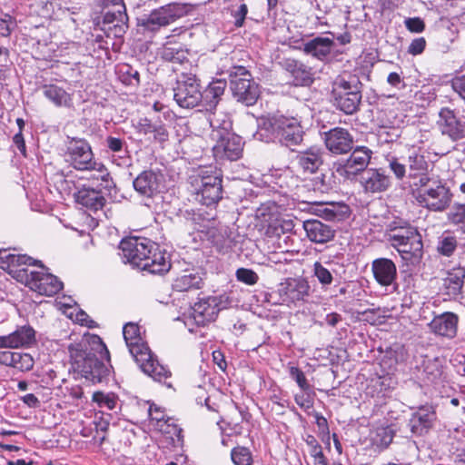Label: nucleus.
Here are the masks:
<instances>
[{
  "label": "nucleus",
  "mask_w": 465,
  "mask_h": 465,
  "mask_svg": "<svg viewBox=\"0 0 465 465\" xmlns=\"http://www.w3.org/2000/svg\"><path fill=\"white\" fill-rule=\"evenodd\" d=\"M388 166L398 180L408 176V166L396 156L387 157Z\"/></svg>",
  "instance_id": "nucleus-53"
},
{
  "label": "nucleus",
  "mask_w": 465,
  "mask_h": 465,
  "mask_svg": "<svg viewBox=\"0 0 465 465\" xmlns=\"http://www.w3.org/2000/svg\"><path fill=\"white\" fill-rule=\"evenodd\" d=\"M23 265H39L44 269V265L40 261L34 260L32 257L25 254L11 253L8 250H0V268L8 271L10 274L16 279L17 271L26 269Z\"/></svg>",
  "instance_id": "nucleus-26"
},
{
  "label": "nucleus",
  "mask_w": 465,
  "mask_h": 465,
  "mask_svg": "<svg viewBox=\"0 0 465 465\" xmlns=\"http://www.w3.org/2000/svg\"><path fill=\"white\" fill-rule=\"evenodd\" d=\"M429 152L419 147L409 151L407 166L408 177L410 179H418L413 183V186H424L430 183V168L432 163L429 161Z\"/></svg>",
  "instance_id": "nucleus-16"
},
{
  "label": "nucleus",
  "mask_w": 465,
  "mask_h": 465,
  "mask_svg": "<svg viewBox=\"0 0 465 465\" xmlns=\"http://www.w3.org/2000/svg\"><path fill=\"white\" fill-rule=\"evenodd\" d=\"M203 281L198 272H185L176 277L173 282V288L177 292H188L201 289Z\"/></svg>",
  "instance_id": "nucleus-40"
},
{
  "label": "nucleus",
  "mask_w": 465,
  "mask_h": 465,
  "mask_svg": "<svg viewBox=\"0 0 465 465\" xmlns=\"http://www.w3.org/2000/svg\"><path fill=\"white\" fill-rule=\"evenodd\" d=\"M226 86L227 83L223 79L213 80L204 91L205 97L207 99L212 98L211 103L215 105L223 94Z\"/></svg>",
  "instance_id": "nucleus-48"
},
{
  "label": "nucleus",
  "mask_w": 465,
  "mask_h": 465,
  "mask_svg": "<svg viewBox=\"0 0 465 465\" xmlns=\"http://www.w3.org/2000/svg\"><path fill=\"white\" fill-rule=\"evenodd\" d=\"M188 6L182 3H170L153 9L148 15L140 20V26L143 31L154 33L161 27L167 26L177 19L186 15Z\"/></svg>",
  "instance_id": "nucleus-12"
},
{
  "label": "nucleus",
  "mask_w": 465,
  "mask_h": 465,
  "mask_svg": "<svg viewBox=\"0 0 465 465\" xmlns=\"http://www.w3.org/2000/svg\"><path fill=\"white\" fill-rule=\"evenodd\" d=\"M406 28L411 33H421L425 29L424 21L420 17H410L404 20Z\"/></svg>",
  "instance_id": "nucleus-61"
},
{
  "label": "nucleus",
  "mask_w": 465,
  "mask_h": 465,
  "mask_svg": "<svg viewBox=\"0 0 465 465\" xmlns=\"http://www.w3.org/2000/svg\"><path fill=\"white\" fill-rule=\"evenodd\" d=\"M289 373L292 379H293L297 382L298 386L303 391H307L310 390V384L307 381L304 372L301 369L295 366H292L289 369Z\"/></svg>",
  "instance_id": "nucleus-59"
},
{
  "label": "nucleus",
  "mask_w": 465,
  "mask_h": 465,
  "mask_svg": "<svg viewBox=\"0 0 465 465\" xmlns=\"http://www.w3.org/2000/svg\"><path fill=\"white\" fill-rule=\"evenodd\" d=\"M281 65L294 86H310L314 82L313 68L300 60L285 58Z\"/></svg>",
  "instance_id": "nucleus-19"
},
{
  "label": "nucleus",
  "mask_w": 465,
  "mask_h": 465,
  "mask_svg": "<svg viewBox=\"0 0 465 465\" xmlns=\"http://www.w3.org/2000/svg\"><path fill=\"white\" fill-rule=\"evenodd\" d=\"M237 281L247 285H254L259 280L258 274L252 269L239 268L235 272Z\"/></svg>",
  "instance_id": "nucleus-57"
},
{
  "label": "nucleus",
  "mask_w": 465,
  "mask_h": 465,
  "mask_svg": "<svg viewBox=\"0 0 465 465\" xmlns=\"http://www.w3.org/2000/svg\"><path fill=\"white\" fill-rule=\"evenodd\" d=\"M106 147L113 153H119L120 157H123L121 153H123L124 155L127 153V144L126 142L118 137L114 136H107L105 139Z\"/></svg>",
  "instance_id": "nucleus-55"
},
{
  "label": "nucleus",
  "mask_w": 465,
  "mask_h": 465,
  "mask_svg": "<svg viewBox=\"0 0 465 465\" xmlns=\"http://www.w3.org/2000/svg\"><path fill=\"white\" fill-rule=\"evenodd\" d=\"M119 80L125 85L137 86L140 84L139 72L132 65L124 64L117 69Z\"/></svg>",
  "instance_id": "nucleus-45"
},
{
  "label": "nucleus",
  "mask_w": 465,
  "mask_h": 465,
  "mask_svg": "<svg viewBox=\"0 0 465 465\" xmlns=\"http://www.w3.org/2000/svg\"><path fill=\"white\" fill-rule=\"evenodd\" d=\"M371 272L374 280L382 287L395 283L397 279V267L389 258H377L371 262Z\"/></svg>",
  "instance_id": "nucleus-25"
},
{
  "label": "nucleus",
  "mask_w": 465,
  "mask_h": 465,
  "mask_svg": "<svg viewBox=\"0 0 465 465\" xmlns=\"http://www.w3.org/2000/svg\"><path fill=\"white\" fill-rule=\"evenodd\" d=\"M304 441L309 447L310 455L314 459V461L326 458L323 454L322 446L313 435H306Z\"/></svg>",
  "instance_id": "nucleus-56"
},
{
  "label": "nucleus",
  "mask_w": 465,
  "mask_h": 465,
  "mask_svg": "<svg viewBox=\"0 0 465 465\" xmlns=\"http://www.w3.org/2000/svg\"><path fill=\"white\" fill-rule=\"evenodd\" d=\"M168 420L166 423L165 433L170 434V438L172 440V445L173 448H182L183 445V429L174 423H169Z\"/></svg>",
  "instance_id": "nucleus-52"
},
{
  "label": "nucleus",
  "mask_w": 465,
  "mask_h": 465,
  "mask_svg": "<svg viewBox=\"0 0 465 465\" xmlns=\"http://www.w3.org/2000/svg\"><path fill=\"white\" fill-rule=\"evenodd\" d=\"M208 234L209 240L219 252H226L232 247V239L226 227L213 228Z\"/></svg>",
  "instance_id": "nucleus-43"
},
{
  "label": "nucleus",
  "mask_w": 465,
  "mask_h": 465,
  "mask_svg": "<svg viewBox=\"0 0 465 465\" xmlns=\"http://www.w3.org/2000/svg\"><path fill=\"white\" fill-rule=\"evenodd\" d=\"M361 88L356 75L339 76L332 84L333 105L346 114L356 113L361 102Z\"/></svg>",
  "instance_id": "nucleus-6"
},
{
  "label": "nucleus",
  "mask_w": 465,
  "mask_h": 465,
  "mask_svg": "<svg viewBox=\"0 0 465 465\" xmlns=\"http://www.w3.org/2000/svg\"><path fill=\"white\" fill-rule=\"evenodd\" d=\"M426 47V40L424 37H418L412 40L408 48V53L412 55L420 54Z\"/></svg>",
  "instance_id": "nucleus-63"
},
{
  "label": "nucleus",
  "mask_w": 465,
  "mask_h": 465,
  "mask_svg": "<svg viewBox=\"0 0 465 465\" xmlns=\"http://www.w3.org/2000/svg\"><path fill=\"white\" fill-rule=\"evenodd\" d=\"M334 47L333 38L317 36L304 43L302 50L308 55L320 61H325L329 58Z\"/></svg>",
  "instance_id": "nucleus-30"
},
{
  "label": "nucleus",
  "mask_w": 465,
  "mask_h": 465,
  "mask_svg": "<svg viewBox=\"0 0 465 465\" xmlns=\"http://www.w3.org/2000/svg\"><path fill=\"white\" fill-rule=\"evenodd\" d=\"M119 255L124 263L152 274H163L171 268L168 253L160 245L144 237H128L119 245Z\"/></svg>",
  "instance_id": "nucleus-2"
},
{
  "label": "nucleus",
  "mask_w": 465,
  "mask_h": 465,
  "mask_svg": "<svg viewBox=\"0 0 465 465\" xmlns=\"http://www.w3.org/2000/svg\"><path fill=\"white\" fill-rule=\"evenodd\" d=\"M35 342V331L30 325L18 327L8 335L0 336V348L28 347Z\"/></svg>",
  "instance_id": "nucleus-29"
},
{
  "label": "nucleus",
  "mask_w": 465,
  "mask_h": 465,
  "mask_svg": "<svg viewBox=\"0 0 465 465\" xmlns=\"http://www.w3.org/2000/svg\"><path fill=\"white\" fill-rule=\"evenodd\" d=\"M268 124L274 138L282 146L294 151L293 147L302 143L305 132L299 117L275 115Z\"/></svg>",
  "instance_id": "nucleus-8"
},
{
  "label": "nucleus",
  "mask_w": 465,
  "mask_h": 465,
  "mask_svg": "<svg viewBox=\"0 0 465 465\" xmlns=\"http://www.w3.org/2000/svg\"><path fill=\"white\" fill-rule=\"evenodd\" d=\"M326 148L333 154H344L353 147V136L345 128L334 127L323 133Z\"/></svg>",
  "instance_id": "nucleus-22"
},
{
  "label": "nucleus",
  "mask_w": 465,
  "mask_h": 465,
  "mask_svg": "<svg viewBox=\"0 0 465 465\" xmlns=\"http://www.w3.org/2000/svg\"><path fill=\"white\" fill-rule=\"evenodd\" d=\"M416 229L411 225L408 222L403 220H394L391 222L386 228L385 237L386 240L391 243L398 242L401 239H398L401 235L411 232V230Z\"/></svg>",
  "instance_id": "nucleus-42"
},
{
  "label": "nucleus",
  "mask_w": 465,
  "mask_h": 465,
  "mask_svg": "<svg viewBox=\"0 0 465 465\" xmlns=\"http://www.w3.org/2000/svg\"><path fill=\"white\" fill-rule=\"evenodd\" d=\"M395 382L389 375L376 376L370 380L367 393L372 397H384L394 386Z\"/></svg>",
  "instance_id": "nucleus-41"
},
{
  "label": "nucleus",
  "mask_w": 465,
  "mask_h": 465,
  "mask_svg": "<svg viewBox=\"0 0 465 465\" xmlns=\"http://www.w3.org/2000/svg\"><path fill=\"white\" fill-rule=\"evenodd\" d=\"M437 126L442 136L455 143L454 149L465 144V116L459 112L450 107L440 108Z\"/></svg>",
  "instance_id": "nucleus-14"
},
{
  "label": "nucleus",
  "mask_w": 465,
  "mask_h": 465,
  "mask_svg": "<svg viewBox=\"0 0 465 465\" xmlns=\"http://www.w3.org/2000/svg\"><path fill=\"white\" fill-rule=\"evenodd\" d=\"M222 183V173L216 168L209 166L201 169L193 180L198 201L206 206L216 204L223 198Z\"/></svg>",
  "instance_id": "nucleus-9"
},
{
  "label": "nucleus",
  "mask_w": 465,
  "mask_h": 465,
  "mask_svg": "<svg viewBox=\"0 0 465 465\" xmlns=\"http://www.w3.org/2000/svg\"><path fill=\"white\" fill-rule=\"evenodd\" d=\"M448 220L458 232L465 234V203L454 205L448 213Z\"/></svg>",
  "instance_id": "nucleus-46"
},
{
  "label": "nucleus",
  "mask_w": 465,
  "mask_h": 465,
  "mask_svg": "<svg viewBox=\"0 0 465 465\" xmlns=\"http://www.w3.org/2000/svg\"><path fill=\"white\" fill-rule=\"evenodd\" d=\"M103 15L98 17L95 25L107 37L120 38L128 29V15L124 0H101Z\"/></svg>",
  "instance_id": "nucleus-7"
},
{
  "label": "nucleus",
  "mask_w": 465,
  "mask_h": 465,
  "mask_svg": "<svg viewBox=\"0 0 465 465\" xmlns=\"http://www.w3.org/2000/svg\"><path fill=\"white\" fill-rule=\"evenodd\" d=\"M160 57L165 61L176 64H183L189 63V52L180 44L164 45L160 52Z\"/></svg>",
  "instance_id": "nucleus-39"
},
{
  "label": "nucleus",
  "mask_w": 465,
  "mask_h": 465,
  "mask_svg": "<svg viewBox=\"0 0 465 465\" xmlns=\"http://www.w3.org/2000/svg\"><path fill=\"white\" fill-rule=\"evenodd\" d=\"M247 14L248 7L245 4H241L236 10L231 9V15L234 18V25L236 27L243 25Z\"/></svg>",
  "instance_id": "nucleus-60"
},
{
  "label": "nucleus",
  "mask_w": 465,
  "mask_h": 465,
  "mask_svg": "<svg viewBox=\"0 0 465 465\" xmlns=\"http://www.w3.org/2000/svg\"><path fill=\"white\" fill-rule=\"evenodd\" d=\"M295 160L304 173H313L323 163V152L318 146H311L305 151L299 152Z\"/></svg>",
  "instance_id": "nucleus-32"
},
{
  "label": "nucleus",
  "mask_w": 465,
  "mask_h": 465,
  "mask_svg": "<svg viewBox=\"0 0 465 465\" xmlns=\"http://www.w3.org/2000/svg\"><path fill=\"white\" fill-rule=\"evenodd\" d=\"M420 379L427 386L440 383L443 381V371L440 361L436 359L425 361Z\"/></svg>",
  "instance_id": "nucleus-38"
},
{
  "label": "nucleus",
  "mask_w": 465,
  "mask_h": 465,
  "mask_svg": "<svg viewBox=\"0 0 465 465\" xmlns=\"http://www.w3.org/2000/svg\"><path fill=\"white\" fill-rule=\"evenodd\" d=\"M93 401L96 402L99 407L114 410L116 405V397L114 393H104L95 391L93 394Z\"/></svg>",
  "instance_id": "nucleus-51"
},
{
  "label": "nucleus",
  "mask_w": 465,
  "mask_h": 465,
  "mask_svg": "<svg viewBox=\"0 0 465 465\" xmlns=\"http://www.w3.org/2000/svg\"><path fill=\"white\" fill-rule=\"evenodd\" d=\"M398 239L401 241L392 243V247L397 250L402 260L413 265L419 263L423 255V243L418 230H411V232Z\"/></svg>",
  "instance_id": "nucleus-18"
},
{
  "label": "nucleus",
  "mask_w": 465,
  "mask_h": 465,
  "mask_svg": "<svg viewBox=\"0 0 465 465\" xmlns=\"http://www.w3.org/2000/svg\"><path fill=\"white\" fill-rule=\"evenodd\" d=\"M173 91L174 101L182 108H193L203 99L199 80L193 74H182Z\"/></svg>",
  "instance_id": "nucleus-15"
},
{
  "label": "nucleus",
  "mask_w": 465,
  "mask_h": 465,
  "mask_svg": "<svg viewBox=\"0 0 465 465\" xmlns=\"http://www.w3.org/2000/svg\"><path fill=\"white\" fill-rule=\"evenodd\" d=\"M371 154L372 152L368 147L359 146L351 152L349 158L337 164L336 172L347 179H352L359 173L367 170Z\"/></svg>",
  "instance_id": "nucleus-17"
},
{
  "label": "nucleus",
  "mask_w": 465,
  "mask_h": 465,
  "mask_svg": "<svg viewBox=\"0 0 465 465\" xmlns=\"http://www.w3.org/2000/svg\"><path fill=\"white\" fill-rule=\"evenodd\" d=\"M458 241L455 236L442 235L438 242L437 251L440 254L450 257L456 251Z\"/></svg>",
  "instance_id": "nucleus-49"
},
{
  "label": "nucleus",
  "mask_w": 465,
  "mask_h": 465,
  "mask_svg": "<svg viewBox=\"0 0 465 465\" xmlns=\"http://www.w3.org/2000/svg\"><path fill=\"white\" fill-rule=\"evenodd\" d=\"M229 75L233 97L246 106L253 105L260 96V90L251 74L243 66H237L233 67Z\"/></svg>",
  "instance_id": "nucleus-10"
},
{
  "label": "nucleus",
  "mask_w": 465,
  "mask_h": 465,
  "mask_svg": "<svg viewBox=\"0 0 465 465\" xmlns=\"http://www.w3.org/2000/svg\"><path fill=\"white\" fill-rule=\"evenodd\" d=\"M450 85L453 91L465 101V74L453 77L450 81Z\"/></svg>",
  "instance_id": "nucleus-62"
},
{
  "label": "nucleus",
  "mask_w": 465,
  "mask_h": 465,
  "mask_svg": "<svg viewBox=\"0 0 465 465\" xmlns=\"http://www.w3.org/2000/svg\"><path fill=\"white\" fill-rule=\"evenodd\" d=\"M336 184L334 173L331 171H327L316 175L312 179V186L313 191L322 193H329L334 188Z\"/></svg>",
  "instance_id": "nucleus-44"
},
{
  "label": "nucleus",
  "mask_w": 465,
  "mask_h": 465,
  "mask_svg": "<svg viewBox=\"0 0 465 465\" xmlns=\"http://www.w3.org/2000/svg\"><path fill=\"white\" fill-rule=\"evenodd\" d=\"M134 190L145 197H153L164 189V176L160 171L144 170L133 182Z\"/></svg>",
  "instance_id": "nucleus-20"
},
{
  "label": "nucleus",
  "mask_w": 465,
  "mask_h": 465,
  "mask_svg": "<svg viewBox=\"0 0 465 465\" xmlns=\"http://www.w3.org/2000/svg\"><path fill=\"white\" fill-rule=\"evenodd\" d=\"M316 214L327 221L339 222L349 216V207L343 203H321L317 205Z\"/></svg>",
  "instance_id": "nucleus-37"
},
{
  "label": "nucleus",
  "mask_w": 465,
  "mask_h": 465,
  "mask_svg": "<svg viewBox=\"0 0 465 465\" xmlns=\"http://www.w3.org/2000/svg\"><path fill=\"white\" fill-rule=\"evenodd\" d=\"M302 227L308 239L315 243L328 242L335 235V230L331 226L316 219L304 221Z\"/></svg>",
  "instance_id": "nucleus-31"
},
{
  "label": "nucleus",
  "mask_w": 465,
  "mask_h": 465,
  "mask_svg": "<svg viewBox=\"0 0 465 465\" xmlns=\"http://www.w3.org/2000/svg\"><path fill=\"white\" fill-rule=\"evenodd\" d=\"M310 284L302 277L288 278L282 282L279 288L280 295L285 302H296L305 301L310 295Z\"/></svg>",
  "instance_id": "nucleus-23"
},
{
  "label": "nucleus",
  "mask_w": 465,
  "mask_h": 465,
  "mask_svg": "<svg viewBox=\"0 0 465 465\" xmlns=\"http://www.w3.org/2000/svg\"><path fill=\"white\" fill-rule=\"evenodd\" d=\"M465 281V268L461 266L454 267L446 272L442 278V292L450 299H459L462 297V288Z\"/></svg>",
  "instance_id": "nucleus-28"
},
{
  "label": "nucleus",
  "mask_w": 465,
  "mask_h": 465,
  "mask_svg": "<svg viewBox=\"0 0 465 465\" xmlns=\"http://www.w3.org/2000/svg\"><path fill=\"white\" fill-rule=\"evenodd\" d=\"M221 311V298L209 296L201 299L192 307L191 317L199 326H204L215 321Z\"/></svg>",
  "instance_id": "nucleus-21"
},
{
  "label": "nucleus",
  "mask_w": 465,
  "mask_h": 465,
  "mask_svg": "<svg viewBox=\"0 0 465 465\" xmlns=\"http://www.w3.org/2000/svg\"><path fill=\"white\" fill-rule=\"evenodd\" d=\"M361 183L365 192L376 193L387 191L391 184V181L384 170L371 168L361 173Z\"/></svg>",
  "instance_id": "nucleus-24"
},
{
  "label": "nucleus",
  "mask_w": 465,
  "mask_h": 465,
  "mask_svg": "<svg viewBox=\"0 0 465 465\" xmlns=\"http://www.w3.org/2000/svg\"><path fill=\"white\" fill-rule=\"evenodd\" d=\"M74 196L79 204L94 212L101 210L106 202L102 190L86 186L78 190Z\"/></svg>",
  "instance_id": "nucleus-34"
},
{
  "label": "nucleus",
  "mask_w": 465,
  "mask_h": 465,
  "mask_svg": "<svg viewBox=\"0 0 465 465\" xmlns=\"http://www.w3.org/2000/svg\"><path fill=\"white\" fill-rule=\"evenodd\" d=\"M68 351L73 369L86 381L95 384L107 379L110 369L103 359L110 362V353L98 335L92 334L80 342L70 344Z\"/></svg>",
  "instance_id": "nucleus-1"
},
{
  "label": "nucleus",
  "mask_w": 465,
  "mask_h": 465,
  "mask_svg": "<svg viewBox=\"0 0 465 465\" xmlns=\"http://www.w3.org/2000/svg\"><path fill=\"white\" fill-rule=\"evenodd\" d=\"M292 221L275 220L269 223L266 229V235L269 237H280L282 234L292 230Z\"/></svg>",
  "instance_id": "nucleus-50"
},
{
  "label": "nucleus",
  "mask_w": 465,
  "mask_h": 465,
  "mask_svg": "<svg viewBox=\"0 0 465 465\" xmlns=\"http://www.w3.org/2000/svg\"><path fill=\"white\" fill-rule=\"evenodd\" d=\"M34 358L29 353H22L16 351V357L13 368H15L21 371H31L34 367Z\"/></svg>",
  "instance_id": "nucleus-54"
},
{
  "label": "nucleus",
  "mask_w": 465,
  "mask_h": 465,
  "mask_svg": "<svg viewBox=\"0 0 465 465\" xmlns=\"http://www.w3.org/2000/svg\"><path fill=\"white\" fill-rule=\"evenodd\" d=\"M294 401L301 408L304 410H309L313 406L312 399L304 393L295 394Z\"/></svg>",
  "instance_id": "nucleus-64"
},
{
  "label": "nucleus",
  "mask_w": 465,
  "mask_h": 465,
  "mask_svg": "<svg viewBox=\"0 0 465 465\" xmlns=\"http://www.w3.org/2000/svg\"><path fill=\"white\" fill-rule=\"evenodd\" d=\"M16 280L39 294L53 296L63 288V282L51 273L29 269L17 271Z\"/></svg>",
  "instance_id": "nucleus-13"
},
{
  "label": "nucleus",
  "mask_w": 465,
  "mask_h": 465,
  "mask_svg": "<svg viewBox=\"0 0 465 465\" xmlns=\"http://www.w3.org/2000/svg\"><path fill=\"white\" fill-rule=\"evenodd\" d=\"M43 95L56 107L73 106V96L63 87L54 84H45L42 87Z\"/></svg>",
  "instance_id": "nucleus-35"
},
{
  "label": "nucleus",
  "mask_w": 465,
  "mask_h": 465,
  "mask_svg": "<svg viewBox=\"0 0 465 465\" xmlns=\"http://www.w3.org/2000/svg\"><path fill=\"white\" fill-rule=\"evenodd\" d=\"M205 124L212 128L210 136L216 143L213 152L217 161H237L242 155L243 142L239 135L230 133L231 124H222L213 118L205 119Z\"/></svg>",
  "instance_id": "nucleus-5"
},
{
  "label": "nucleus",
  "mask_w": 465,
  "mask_h": 465,
  "mask_svg": "<svg viewBox=\"0 0 465 465\" xmlns=\"http://www.w3.org/2000/svg\"><path fill=\"white\" fill-rule=\"evenodd\" d=\"M435 420L436 413L432 407L422 406L411 414L408 425L413 434L422 436L430 431Z\"/></svg>",
  "instance_id": "nucleus-27"
},
{
  "label": "nucleus",
  "mask_w": 465,
  "mask_h": 465,
  "mask_svg": "<svg viewBox=\"0 0 465 465\" xmlns=\"http://www.w3.org/2000/svg\"><path fill=\"white\" fill-rule=\"evenodd\" d=\"M334 267L335 263L332 261H327L324 263L315 262L312 265V277L324 291H327L336 279L338 273Z\"/></svg>",
  "instance_id": "nucleus-36"
},
{
  "label": "nucleus",
  "mask_w": 465,
  "mask_h": 465,
  "mask_svg": "<svg viewBox=\"0 0 465 465\" xmlns=\"http://www.w3.org/2000/svg\"><path fill=\"white\" fill-rule=\"evenodd\" d=\"M457 325L458 316L453 312H444L432 319L430 328L437 335L453 338L457 333Z\"/></svg>",
  "instance_id": "nucleus-33"
},
{
  "label": "nucleus",
  "mask_w": 465,
  "mask_h": 465,
  "mask_svg": "<svg viewBox=\"0 0 465 465\" xmlns=\"http://www.w3.org/2000/svg\"><path fill=\"white\" fill-rule=\"evenodd\" d=\"M17 24L15 18L9 14H4L0 17V35L8 37L15 29Z\"/></svg>",
  "instance_id": "nucleus-58"
},
{
  "label": "nucleus",
  "mask_w": 465,
  "mask_h": 465,
  "mask_svg": "<svg viewBox=\"0 0 465 465\" xmlns=\"http://www.w3.org/2000/svg\"><path fill=\"white\" fill-rule=\"evenodd\" d=\"M65 162L74 169L82 172H97L102 178L104 187L113 183L110 173L104 163L94 158L90 143L82 138H71L66 143L64 152Z\"/></svg>",
  "instance_id": "nucleus-4"
},
{
  "label": "nucleus",
  "mask_w": 465,
  "mask_h": 465,
  "mask_svg": "<svg viewBox=\"0 0 465 465\" xmlns=\"http://www.w3.org/2000/svg\"><path fill=\"white\" fill-rule=\"evenodd\" d=\"M123 335L130 354L141 370L153 381L172 389L173 385L171 371L168 367L160 364L149 347L143 341L139 326L132 322L126 323L123 328Z\"/></svg>",
  "instance_id": "nucleus-3"
},
{
  "label": "nucleus",
  "mask_w": 465,
  "mask_h": 465,
  "mask_svg": "<svg viewBox=\"0 0 465 465\" xmlns=\"http://www.w3.org/2000/svg\"><path fill=\"white\" fill-rule=\"evenodd\" d=\"M231 460L234 465H252V453L249 448L236 446L231 450Z\"/></svg>",
  "instance_id": "nucleus-47"
},
{
  "label": "nucleus",
  "mask_w": 465,
  "mask_h": 465,
  "mask_svg": "<svg viewBox=\"0 0 465 465\" xmlns=\"http://www.w3.org/2000/svg\"><path fill=\"white\" fill-rule=\"evenodd\" d=\"M414 187L416 200L430 210L443 211L451 201L449 188L440 180L430 177V182L427 185Z\"/></svg>",
  "instance_id": "nucleus-11"
}]
</instances>
